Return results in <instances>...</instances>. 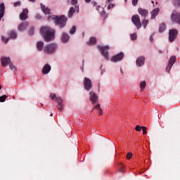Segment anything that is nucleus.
I'll use <instances>...</instances> for the list:
<instances>
[{
  "label": "nucleus",
  "instance_id": "8fccbe9b",
  "mask_svg": "<svg viewBox=\"0 0 180 180\" xmlns=\"http://www.w3.org/2000/svg\"><path fill=\"white\" fill-rule=\"evenodd\" d=\"M150 41H153V36H150Z\"/></svg>",
  "mask_w": 180,
  "mask_h": 180
},
{
  "label": "nucleus",
  "instance_id": "ddd939ff",
  "mask_svg": "<svg viewBox=\"0 0 180 180\" xmlns=\"http://www.w3.org/2000/svg\"><path fill=\"white\" fill-rule=\"evenodd\" d=\"M27 15H29V10L27 8H24L22 12L20 13V20H26L28 18Z\"/></svg>",
  "mask_w": 180,
  "mask_h": 180
},
{
  "label": "nucleus",
  "instance_id": "412c9836",
  "mask_svg": "<svg viewBox=\"0 0 180 180\" xmlns=\"http://www.w3.org/2000/svg\"><path fill=\"white\" fill-rule=\"evenodd\" d=\"M41 8L42 12H44L45 15H50V9L49 8V7H46V6L41 4Z\"/></svg>",
  "mask_w": 180,
  "mask_h": 180
},
{
  "label": "nucleus",
  "instance_id": "bb28decb",
  "mask_svg": "<svg viewBox=\"0 0 180 180\" xmlns=\"http://www.w3.org/2000/svg\"><path fill=\"white\" fill-rule=\"evenodd\" d=\"M11 39H16V37H18V35L16 34V32L12 30L8 33Z\"/></svg>",
  "mask_w": 180,
  "mask_h": 180
},
{
  "label": "nucleus",
  "instance_id": "f704fd0d",
  "mask_svg": "<svg viewBox=\"0 0 180 180\" xmlns=\"http://www.w3.org/2000/svg\"><path fill=\"white\" fill-rule=\"evenodd\" d=\"M136 39H137V34H131V39L136 40Z\"/></svg>",
  "mask_w": 180,
  "mask_h": 180
},
{
  "label": "nucleus",
  "instance_id": "4c0bfd02",
  "mask_svg": "<svg viewBox=\"0 0 180 180\" xmlns=\"http://www.w3.org/2000/svg\"><path fill=\"white\" fill-rule=\"evenodd\" d=\"M132 5L134 6H137V4H138V2H139V0H132Z\"/></svg>",
  "mask_w": 180,
  "mask_h": 180
},
{
  "label": "nucleus",
  "instance_id": "3c124183",
  "mask_svg": "<svg viewBox=\"0 0 180 180\" xmlns=\"http://www.w3.org/2000/svg\"><path fill=\"white\" fill-rule=\"evenodd\" d=\"M30 2H36V0H29Z\"/></svg>",
  "mask_w": 180,
  "mask_h": 180
},
{
  "label": "nucleus",
  "instance_id": "6ab92c4d",
  "mask_svg": "<svg viewBox=\"0 0 180 180\" xmlns=\"http://www.w3.org/2000/svg\"><path fill=\"white\" fill-rule=\"evenodd\" d=\"M4 15H5V4H0V20L4 18Z\"/></svg>",
  "mask_w": 180,
  "mask_h": 180
},
{
  "label": "nucleus",
  "instance_id": "6e6d98bb",
  "mask_svg": "<svg viewBox=\"0 0 180 180\" xmlns=\"http://www.w3.org/2000/svg\"><path fill=\"white\" fill-rule=\"evenodd\" d=\"M94 5H96V2L94 3Z\"/></svg>",
  "mask_w": 180,
  "mask_h": 180
},
{
  "label": "nucleus",
  "instance_id": "39448f33",
  "mask_svg": "<svg viewBox=\"0 0 180 180\" xmlns=\"http://www.w3.org/2000/svg\"><path fill=\"white\" fill-rule=\"evenodd\" d=\"M57 50V44H51L46 45L44 49V53L45 54H51L52 53H54Z\"/></svg>",
  "mask_w": 180,
  "mask_h": 180
},
{
  "label": "nucleus",
  "instance_id": "7c9ffc66",
  "mask_svg": "<svg viewBox=\"0 0 180 180\" xmlns=\"http://www.w3.org/2000/svg\"><path fill=\"white\" fill-rule=\"evenodd\" d=\"M146 83L145 81L141 82L140 83V86H141V91H143V89H144L146 88Z\"/></svg>",
  "mask_w": 180,
  "mask_h": 180
},
{
  "label": "nucleus",
  "instance_id": "e433bc0d",
  "mask_svg": "<svg viewBox=\"0 0 180 180\" xmlns=\"http://www.w3.org/2000/svg\"><path fill=\"white\" fill-rule=\"evenodd\" d=\"M131 157H133V153H128L127 155V159L130 160V158H131Z\"/></svg>",
  "mask_w": 180,
  "mask_h": 180
},
{
  "label": "nucleus",
  "instance_id": "423d86ee",
  "mask_svg": "<svg viewBox=\"0 0 180 180\" xmlns=\"http://www.w3.org/2000/svg\"><path fill=\"white\" fill-rule=\"evenodd\" d=\"M178 37V30L176 29H172L169 31V41L170 43L174 41Z\"/></svg>",
  "mask_w": 180,
  "mask_h": 180
},
{
  "label": "nucleus",
  "instance_id": "a18cd8bd",
  "mask_svg": "<svg viewBox=\"0 0 180 180\" xmlns=\"http://www.w3.org/2000/svg\"><path fill=\"white\" fill-rule=\"evenodd\" d=\"M34 33V28H31L30 30V34H33Z\"/></svg>",
  "mask_w": 180,
  "mask_h": 180
},
{
  "label": "nucleus",
  "instance_id": "4d7b16f0",
  "mask_svg": "<svg viewBox=\"0 0 180 180\" xmlns=\"http://www.w3.org/2000/svg\"><path fill=\"white\" fill-rule=\"evenodd\" d=\"M155 4H158V2H156Z\"/></svg>",
  "mask_w": 180,
  "mask_h": 180
},
{
  "label": "nucleus",
  "instance_id": "58836bf2",
  "mask_svg": "<svg viewBox=\"0 0 180 180\" xmlns=\"http://www.w3.org/2000/svg\"><path fill=\"white\" fill-rule=\"evenodd\" d=\"M142 131H143V134H146L147 133V127H142Z\"/></svg>",
  "mask_w": 180,
  "mask_h": 180
},
{
  "label": "nucleus",
  "instance_id": "1a4fd4ad",
  "mask_svg": "<svg viewBox=\"0 0 180 180\" xmlns=\"http://www.w3.org/2000/svg\"><path fill=\"white\" fill-rule=\"evenodd\" d=\"M176 62V57L171 56L169 60L167 67L166 68L167 72H169L171 71V68H172V66L175 64Z\"/></svg>",
  "mask_w": 180,
  "mask_h": 180
},
{
  "label": "nucleus",
  "instance_id": "473e14b6",
  "mask_svg": "<svg viewBox=\"0 0 180 180\" xmlns=\"http://www.w3.org/2000/svg\"><path fill=\"white\" fill-rule=\"evenodd\" d=\"M10 65V69L11 70V71H16V67L15 65H13V63H11L9 64Z\"/></svg>",
  "mask_w": 180,
  "mask_h": 180
},
{
  "label": "nucleus",
  "instance_id": "f8f14e48",
  "mask_svg": "<svg viewBox=\"0 0 180 180\" xmlns=\"http://www.w3.org/2000/svg\"><path fill=\"white\" fill-rule=\"evenodd\" d=\"M89 95H90V101L91 102V103H93V105H95V103H98V98L96 94H95V92L94 91H91L89 93Z\"/></svg>",
  "mask_w": 180,
  "mask_h": 180
},
{
  "label": "nucleus",
  "instance_id": "ea45409f",
  "mask_svg": "<svg viewBox=\"0 0 180 180\" xmlns=\"http://www.w3.org/2000/svg\"><path fill=\"white\" fill-rule=\"evenodd\" d=\"M120 172H124V166H123V165H120Z\"/></svg>",
  "mask_w": 180,
  "mask_h": 180
},
{
  "label": "nucleus",
  "instance_id": "a19ab883",
  "mask_svg": "<svg viewBox=\"0 0 180 180\" xmlns=\"http://www.w3.org/2000/svg\"><path fill=\"white\" fill-rule=\"evenodd\" d=\"M71 4L72 5H77V4H78V0H72Z\"/></svg>",
  "mask_w": 180,
  "mask_h": 180
},
{
  "label": "nucleus",
  "instance_id": "aec40b11",
  "mask_svg": "<svg viewBox=\"0 0 180 180\" xmlns=\"http://www.w3.org/2000/svg\"><path fill=\"white\" fill-rule=\"evenodd\" d=\"M68 40H70V36L68 35V34L63 32L62 34L61 41L63 43H67Z\"/></svg>",
  "mask_w": 180,
  "mask_h": 180
},
{
  "label": "nucleus",
  "instance_id": "13d9d810",
  "mask_svg": "<svg viewBox=\"0 0 180 180\" xmlns=\"http://www.w3.org/2000/svg\"><path fill=\"white\" fill-rule=\"evenodd\" d=\"M41 106H43V104H41Z\"/></svg>",
  "mask_w": 180,
  "mask_h": 180
},
{
  "label": "nucleus",
  "instance_id": "a211bd4d",
  "mask_svg": "<svg viewBox=\"0 0 180 180\" xmlns=\"http://www.w3.org/2000/svg\"><path fill=\"white\" fill-rule=\"evenodd\" d=\"M50 71H51V66H50V65L46 64L44 66L43 69H42V74H44V75L49 74V72H50Z\"/></svg>",
  "mask_w": 180,
  "mask_h": 180
},
{
  "label": "nucleus",
  "instance_id": "09e8293b",
  "mask_svg": "<svg viewBox=\"0 0 180 180\" xmlns=\"http://www.w3.org/2000/svg\"><path fill=\"white\" fill-rule=\"evenodd\" d=\"M85 2H86V4H89V2H91V0H84Z\"/></svg>",
  "mask_w": 180,
  "mask_h": 180
},
{
  "label": "nucleus",
  "instance_id": "a878e982",
  "mask_svg": "<svg viewBox=\"0 0 180 180\" xmlns=\"http://www.w3.org/2000/svg\"><path fill=\"white\" fill-rule=\"evenodd\" d=\"M75 13V9H74V7L70 8L68 12V18H72Z\"/></svg>",
  "mask_w": 180,
  "mask_h": 180
},
{
  "label": "nucleus",
  "instance_id": "f257e3e1",
  "mask_svg": "<svg viewBox=\"0 0 180 180\" xmlns=\"http://www.w3.org/2000/svg\"><path fill=\"white\" fill-rule=\"evenodd\" d=\"M41 34L44 36L45 41H51V40H54V34L56 31L52 30L49 27H42L40 29Z\"/></svg>",
  "mask_w": 180,
  "mask_h": 180
},
{
  "label": "nucleus",
  "instance_id": "6e6552de",
  "mask_svg": "<svg viewBox=\"0 0 180 180\" xmlns=\"http://www.w3.org/2000/svg\"><path fill=\"white\" fill-rule=\"evenodd\" d=\"M131 22L137 29L141 28V21L140 20V17L139 15H134L131 17Z\"/></svg>",
  "mask_w": 180,
  "mask_h": 180
},
{
  "label": "nucleus",
  "instance_id": "5701e85b",
  "mask_svg": "<svg viewBox=\"0 0 180 180\" xmlns=\"http://www.w3.org/2000/svg\"><path fill=\"white\" fill-rule=\"evenodd\" d=\"M89 46H94L96 44V38L95 37H91L89 39V41L87 42Z\"/></svg>",
  "mask_w": 180,
  "mask_h": 180
},
{
  "label": "nucleus",
  "instance_id": "9d476101",
  "mask_svg": "<svg viewBox=\"0 0 180 180\" xmlns=\"http://www.w3.org/2000/svg\"><path fill=\"white\" fill-rule=\"evenodd\" d=\"M124 57V53L123 52H120V53L112 56L111 58V61L112 63H117L118 61H122Z\"/></svg>",
  "mask_w": 180,
  "mask_h": 180
},
{
  "label": "nucleus",
  "instance_id": "5fc2aeb1",
  "mask_svg": "<svg viewBox=\"0 0 180 180\" xmlns=\"http://www.w3.org/2000/svg\"><path fill=\"white\" fill-rule=\"evenodd\" d=\"M50 116H53V113H51Z\"/></svg>",
  "mask_w": 180,
  "mask_h": 180
},
{
  "label": "nucleus",
  "instance_id": "393cba45",
  "mask_svg": "<svg viewBox=\"0 0 180 180\" xmlns=\"http://www.w3.org/2000/svg\"><path fill=\"white\" fill-rule=\"evenodd\" d=\"M165 29H167V26L165 25V23H162L160 25V26H159L160 33H162V32H164L165 30Z\"/></svg>",
  "mask_w": 180,
  "mask_h": 180
},
{
  "label": "nucleus",
  "instance_id": "b1692460",
  "mask_svg": "<svg viewBox=\"0 0 180 180\" xmlns=\"http://www.w3.org/2000/svg\"><path fill=\"white\" fill-rule=\"evenodd\" d=\"M44 46V43H43V41H38L37 43V49L38 51H41V50H43Z\"/></svg>",
  "mask_w": 180,
  "mask_h": 180
},
{
  "label": "nucleus",
  "instance_id": "49530a36",
  "mask_svg": "<svg viewBox=\"0 0 180 180\" xmlns=\"http://www.w3.org/2000/svg\"><path fill=\"white\" fill-rule=\"evenodd\" d=\"M98 114L100 115V116H102V115H103V112L102 111V109L98 110Z\"/></svg>",
  "mask_w": 180,
  "mask_h": 180
},
{
  "label": "nucleus",
  "instance_id": "de8ad7c7",
  "mask_svg": "<svg viewBox=\"0 0 180 180\" xmlns=\"http://www.w3.org/2000/svg\"><path fill=\"white\" fill-rule=\"evenodd\" d=\"M110 2H113V0H106V4H110Z\"/></svg>",
  "mask_w": 180,
  "mask_h": 180
},
{
  "label": "nucleus",
  "instance_id": "20e7f679",
  "mask_svg": "<svg viewBox=\"0 0 180 180\" xmlns=\"http://www.w3.org/2000/svg\"><path fill=\"white\" fill-rule=\"evenodd\" d=\"M172 23H176L180 25V13L174 10L170 15Z\"/></svg>",
  "mask_w": 180,
  "mask_h": 180
},
{
  "label": "nucleus",
  "instance_id": "c85d7f7f",
  "mask_svg": "<svg viewBox=\"0 0 180 180\" xmlns=\"http://www.w3.org/2000/svg\"><path fill=\"white\" fill-rule=\"evenodd\" d=\"M172 3L175 6L180 8V0H172Z\"/></svg>",
  "mask_w": 180,
  "mask_h": 180
},
{
  "label": "nucleus",
  "instance_id": "603ef678",
  "mask_svg": "<svg viewBox=\"0 0 180 180\" xmlns=\"http://www.w3.org/2000/svg\"><path fill=\"white\" fill-rule=\"evenodd\" d=\"M151 3L153 4V5H154V1H152Z\"/></svg>",
  "mask_w": 180,
  "mask_h": 180
},
{
  "label": "nucleus",
  "instance_id": "cd10ccee",
  "mask_svg": "<svg viewBox=\"0 0 180 180\" xmlns=\"http://www.w3.org/2000/svg\"><path fill=\"white\" fill-rule=\"evenodd\" d=\"M149 21L148 20L143 19L142 20V25L143 26L144 29H147V25H148Z\"/></svg>",
  "mask_w": 180,
  "mask_h": 180
},
{
  "label": "nucleus",
  "instance_id": "c756f323",
  "mask_svg": "<svg viewBox=\"0 0 180 180\" xmlns=\"http://www.w3.org/2000/svg\"><path fill=\"white\" fill-rule=\"evenodd\" d=\"M77 32V27L73 26L70 30V34H74Z\"/></svg>",
  "mask_w": 180,
  "mask_h": 180
},
{
  "label": "nucleus",
  "instance_id": "864d4df0",
  "mask_svg": "<svg viewBox=\"0 0 180 180\" xmlns=\"http://www.w3.org/2000/svg\"><path fill=\"white\" fill-rule=\"evenodd\" d=\"M2 89V86L0 85V90Z\"/></svg>",
  "mask_w": 180,
  "mask_h": 180
},
{
  "label": "nucleus",
  "instance_id": "2eb2a0df",
  "mask_svg": "<svg viewBox=\"0 0 180 180\" xmlns=\"http://www.w3.org/2000/svg\"><path fill=\"white\" fill-rule=\"evenodd\" d=\"M2 67H6L8 64H11V58L10 57H3L1 59Z\"/></svg>",
  "mask_w": 180,
  "mask_h": 180
},
{
  "label": "nucleus",
  "instance_id": "c03bdc74",
  "mask_svg": "<svg viewBox=\"0 0 180 180\" xmlns=\"http://www.w3.org/2000/svg\"><path fill=\"white\" fill-rule=\"evenodd\" d=\"M2 40L3 41H5V43H8V41H9V38H7L5 39V37H2Z\"/></svg>",
  "mask_w": 180,
  "mask_h": 180
},
{
  "label": "nucleus",
  "instance_id": "72a5a7b5",
  "mask_svg": "<svg viewBox=\"0 0 180 180\" xmlns=\"http://www.w3.org/2000/svg\"><path fill=\"white\" fill-rule=\"evenodd\" d=\"M22 5V3L20 1H17L13 4V6L16 8V6H20Z\"/></svg>",
  "mask_w": 180,
  "mask_h": 180
},
{
  "label": "nucleus",
  "instance_id": "c9c22d12",
  "mask_svg": "<svg viewBox=\"0 0 180 180\" xmlns=\"http://www.w3.org/2000/svg\"><path fill=\"white\" fill-rule=\"evenodd\" d=\"M141 129H142V127H141V126H139V125H137V126H136V127H135V130H136V131H141Z\"/></svg>",
  "mask_w": 180,
  "mask_h": 180
},
{
  "label": "nucleus",
  "instance_id": "dca6fc26",
  "mask_svg": "<svg viewBox=\"0 0 180 180\" xmlns=\"http://www.w3.org/2000/svg\"><path fill=\"white\" fill-rule=\"evenodd\" d=\"M145 60H146V58H144V56L139 57L136 60V64L137 67H142V65H144Z\"/></svg>",
  "mask_w": 180,
  "mask_h": 180
},
{
  "label": "nucleus",
  "instance_id": "f03ea898",
  "mask_svg": "<svg viewBox=\"0 0 180 180\" xmlns=\"http://www.w3.org/2000/svg\"><path fill=\"white\" fill-rule=\"evenodd\" d=\"M49 18L54 20L55 25L59 26L60 29L65 27V25H67V17H65V15H51Z\"/></svg>",
  "mask_w": 180,
  "mask_h": 180
},
{
  "label": "nucleus",
  "instance_id": "9b49d317",
  "mask_svg": "<svg viewBox=\"0 0 180 180\" xmlns=\"http://www.w3.org/2000/svg\"><path fill=\"white\" fill-rule=\"evenodd\" d=\"M83 84L86 91H90L91 88H92V82L89 78L85 77Z\"/></svg>",
  "mask_w": 180,
  "mask_h": 180
},
{
  "label": "nucleus",
  "instance_id": "2f4dec72",
  "mask_svg": "<svg viewBox=\"0 0 180 180\" xmlns=\"http://www.w3.org/2000/svg\"><path fill=\"white\" fill-rule=\"evenodd\" d=\"M6 98H8L6 95L0 96V102H5V101H6Z\"/></svg>",
  "mask_w": 180,
  "mask_h": 180
},
{
  "label": "nucleus",
  "instance_id": "4be33fe9",
  "mask_svg": "<svg viewBox=\"0 0 180 180\" xmlns=\"http://www.w3.org/2000/svg\"><path fill=\"white\" fill-rule=\"evenodd\" d=\"M160 12V8H157L151 12V19H154Z\"/></svg>",
  "mask_w": 180,
  "mask_h": 180
},
{
  "label": "nucleus",
  "instance_id": "4468645a",
  "mask_svg": "<svg viewBox=\"0 0 180 180\" xmlns=\"http://www.w3.org/2000/svg\"><path fill=\"white\" fill-rule=\"evenodd\" d=\"M138 12L139 13V15H141L142 16V18H147V16H148V10L147 9H144L143 8H138Z\"/></svg>",
  "mask_w": 180,
  "mask_h": 180
},
{
  "label": "nucleus",
  "instance_id": "79ce46f5",
  "mask_svg": "<svg viewBox=\"0 0 180 180\" xmlns=\"http://www.w3.org/2000/svg\"><path fill=\"white\" fill-rule=\"evenodd\" d=\"M115 7V4H110L108 6V9H112V8Z\"/></svg>",
  "mask_w": 180,
  "mask_h": 180
},
{
  "label": "nucleus",
  "instance_id": "37998d69",
  "mask_svg": "<svg viewBox=\"0 0 180 180\" xmlns=\"http://www.w3.org/2000/svg\"><path fill=\"white\" fill-rule=\"evenodd\" d=\"M94 109H96V110H100L101 109V105H96L94 106Z\"/></svg>",
  "mask_w": 180,
  "mask_h": 180
},
{
  "label": "nucleus",
  "instance_id": "0eeeda50",
  "mask_svg": "<svg viewBox=\"0 0 180 180\" xmlns=\"http://www.w3.org/2000/svg\"><path fill=\"white\" fill-rule=\"evenodd\" d=\"M98 49L101 51V55L104 57L105 60H109V53L108 50H109V46H98Z\"/></svg>",
  "mask_w": 180,
  "mask_h": 180
},
{
  "label": "nucleus",
  "instance_id": "f3484780",
  "mask_svg": "<svg viewBox=\"0 0 180 180\" xmlns=\"http://www.w3.org/2000/svg\"><path fill=\"white\" fill-rule=\"evenodd\" d=\"M28 27H29V22H22L19 25L18 30H20V32H23V30H26Z\"/></svg>",
  "mask_w": 180,
  "mask_h": 180
},
{
  "label": "nucleus",
  "instance_id": "7ed1b4c3",
  "mask_svg": "<svg viewBox=\"0 0 180 180\" xmlns=\"http://www.w3.org/2000/svg\"><path fill=\"white\" fill-rule=\"evenodd\" d=\"M50 98L53 101H55L56 102H57L58 103L57 108L58 110H60V112H63V110L64 109V105H63V98H61V97H57V96H56V94H53V93L50 94Z\"/></svg>",
  "mask_w": 180,
  "mask_h": 180
}]
</instances>
